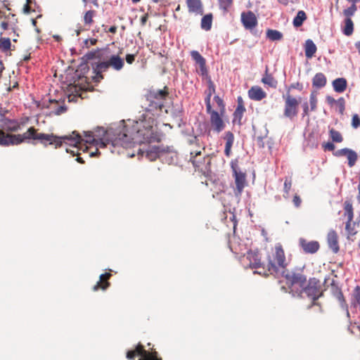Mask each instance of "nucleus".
<instances>
[{
	"label": "nucleus",
	"instance_id": "nucleus-11",
	"mask_svg": "<svg viewBox=\"0 0 360 360\" xmlns=\"http://www.w3.org/2000/svg\"><path fill=\"white\" fill-rule=\"evenodd\" d=\"M161 160L168 165H175L178 161V153L173 146H165Z\"/></svg>",
	"mask_w": 360,
	"mask_h": 360
},
{
	"label": "nucleus",
	"instance_id": "nucleus-32",
	"mask_svg": "<svg viewBox=\"0 0 360 360\" xmlns=\"http://www.w3.org/2000/svg\"><path fill=\"white\" fill-rule=\"evenodd\" d=\"M307 19V15L304 11H299L293 19L292 24L295 27H299L302 25L304 21Z\"/></svg>",
	"mask_w": 360,
	"mask_h": 360
},
{
	"label": "nucleus",
	"instance_id": "nucleus-53",
	"mask_svg": "<svg viewBox=\"0 0 360 360\" xmlns=\"http://www.w3.org/2000/svg\"><path fill=\"white\" fill-rule=\"evenodd\" d=\"M243 115V113L234 111L233 123V124L238 123V124L241 125V120H242Z\"/></svg>",
	"mask_w": 360,
	"mask_h": 360
},
{
	"label": "nucleus",
	"instance_id": "nucleus-38",
	"mask_svg": "<svg viewBox=\"0 0 360 360\" xmlns=\"http://www.w3.org/2000/svg\"><path fill=\"white\" fill-rule=\"evenodd\" d=\"M89 67L88 66V62H85L82 60V63L78 66L76 72L77 73L78 76L81 77L82 76L84 77V75L89 71Z\"/></svg>",
	"mask_w": 360,
	"mask_h": 360
},
{
	"label": "nucleus",
	"instance_id": "nucleus-5",
	"mask_svg": "<svg viewBox=\"0 0 360 360\" xmlns=\"http://www.w3.org/2000/svg\"><path fill=\"white\" fill-rule=\"evenodd\" d=\"M205 103L206 105V112L210 115V122L214 127V130L219 133L225 127V124L222 120L223 115H221L220 112H217L212 109L210 103V94L205 98Z\"/></svg>",
	"mask_w": 360,
	"mask_h": 360
},
{
	"label": "nucleus",
	"instance_id": "nucleus-43",
	"mask_svg": "<svg viewBox=\"0 0 360 360\" xmlns=\"http://www.w3.org/2000/svg\"><path fill=\"white\" fill-rule=\"evenodd\" d=\"M200 151L196 152L195 155H193V153H191L190 161L193 163L195 167L202 169V162L196 160L197 156L200 155Z\"/></svg>",
	"mask_w": 360,
	"mask_h": 360
},
{
	"label": "nucleus",
	"instance_id": "nucleus-8",
	"mask_svg": "<svg viewBox=\"0 0 360 360\" xmlns=\"http://www.w3.org/2000/svg\"><path fill=\"white\" fill-rule=\"evenodd\" d=\"M7 110H0V127L8 131H18L20 129L18 120L6 117L5 113Z\"/></svg>",
	"mask_w": 360,
	"mask_h": 360
},
{
	"label": "nucleus",
	"instance_id": "nucleus-4",
	"mask_svg": "<svg viewBox=\"0 0 360 360\" xmlns=\"http://www.w3.org/2000/svg\"><path fill=\"white\" fill-rule=\"evenodd\" d=\"M304 292L306 295L312 300V303L309 306V309L313 306H319L320 303L316 300L323 295V291L321 288L320 281L316 278H310L306 285L302 287L300 293Z\"/></svg>",
	"mask_w": 360,
	"mask_h": 360
},
{
	"label": "nucleus",
	"instance_id": "nucleus-10",
	"mask_svg": "<svg viewBox=\"0 0 360 360\" xmlns=\"http://www.w3.org/2000/svg\"><path fill=\"white\" fill-rule=\"evenodd\" d=\"M149 96L150 98L154 99L150 101V106L156 109L161 110L164 106L163 100L167 96V92L164 90L158 89L156 91H150Z\"/></svg>",
	"mask_w": 360,
	"mask_h": 360
},
{
	"label": "nucleus",
	"instance_id": "nucleus-59",
	"mask_svg": "<svg viewBox=\"0 0 360 360\" xmlns=\"http://www.w3.org/2000/svg\"><path fill=\"white\" fill-rule=\"evenodd\" d=\"M323 148L325 150H328L329 151H333L335 149V145L333 142H327L323 144Z\"/></svg>",
	"mask_w": 360,
	"mask_h": 360
},
{
	"label": "nucleus",
	"instance_id": "nucleus-23",
	"mask_svg": "<svg viewBox=\"0 0 360 360\" xmlns=\"http://www.w3.org/2000/svg\"><path fill=\"white\" fill-rule=\"evenodd\" d=\"M327 79L322 72L316 73L312 79V85L316 89H321L326 85Z\"/></svg>",
	"mask_w": 360,
	"mask_h": 360
},
{
	"label": "nucleus",
	"instance_id": "nucleus-55",
	"mask_svg": "<svg viewBox=\"0 0 360 360\" xmlns=\"http://www.w3.org/2000/svg\"><path fill=\"white\" fill-rule=\"evenodd\" d=\"M214 92H215L214 84H213L212 81L210 78L209 81H208V92H206L205 98H207L210 94V98H211L212 94L214 93Z\"/></svg>",
	"mask_w": 360,
	"mask_h": 360
},
{
	"label": "nucleus",
	"instance_id": "nucleus-19",
	"mask_svg": "<svg viewBox=\"0 0 360 360\" xmlns=\"http://www.w3.org/2000/svg\"><path fill=\"white\" fill-rule=\"evenodd\" d=\"M184 113V111L181 105L175 104L172 105L171 109V115L177 121L178 126L179 127H181L182 124H185L183 120Z\"/></svg>",
	"mask_w": 360,
	"mask_h": 360
},
{
	"label": "nucleus",
	"instance_id": "nucleus-34",
	"mask_svg": "<svg viewBox=\"0 0 360 360\" xmlns=\"http://www.w3.org/2000/svg\"><path fill=\"white\" fill-rule=\"evenodd\" d=\"M351 305L354 308L359 307L360 310V288L359 286H356L354 290Z\"/></svg>",
	"mask_w": 360,
	"mask_h": 360
},
{
	"label": "nucleus",
	"instance_id": "nucleus-16",
	"mask_svg": "<svg viewBox=\"0 0 360 360\" xmlns=\"http://www.w3.org/2000/svg\"><path fill=\"white\" fill-rule=\"evenodd\" d=\"M241 21L247 30H253L257 25V20L255 15L252 11L243 13L241 15Z\"/></svg>",
	"mask_w": 360,
	"mask_h": 360
},
{
	"label": "nucleus",
	"instance_id": "nucleus-9",
	"mask_svg": "<svg viewBox=\"0 0 360 360\" xmlns=\"http://www.w3.org/2000/svg\"><path fill=\"white\" fill-rule=\"evenodd\" d=\"M136 356H141V359L139 360H145L147 356H158V353L154 352L150 354L144 349L143 346L141 343H139L135 349H129L126 354L127 359L129 360L134 359Z\"/></svg>",
	"mask_w": 360,
	"mask_h": 360
},
{
	"label": "nucleus",
	"instance_id": "nucleus-33",
	"mask_svg": "<svg viewBox=\"0 0 360 360\" xmlns=\"http://www.w3.org/2000/svg\"><path fill=\"white\" fill-rule=\"evenodd\" d=\"M266 37L271 41H279L283 38V34L278 30L268 29Z\"/></svg>",
	"mask_w": 360,
	"mask_h": 360
},
{
	"label": "nucleus",
	"instance_id": "nucleus-40",
	"mask_svg": "<svg viewBox=\"0 0 360 360\" xmlns=\"http://www.w3.org/2000/svg\"><path fill=\"white\" fill-rule=\"evenodd\" d=\"M191 56L193 60L195 61L199 65L205 63V59L200 55L198 51H192L191 52Z\"/></svg>",
	"mask_w": 360,
	"mask_h": 360
},
{
	"label": "nucleus",
	"instance_id": "nucleus-51",
	"mask_svg": "<svg viewBox=\"0 0 360 360\" xmlns=\"http://www.w3.org/2000/svg\"><path fill=\"white\" fill-rule=\"evenodd\" d=\"M68 110V108L65 105H58L56 109H54L53 111H52V113H53L54 115H61L64 112H65Z\"/></svg>",
	"mask_w": 360,
	"mask_h": 360
},
{
	"label": "nucleus",
	"instance_id": "nucleus-14",
	"mask_svg": "<svg viewBox=\"0 0 360 360\" xmlns=\"http://www.w3.org/2000/svg\"><path fill=\"white\" fill-rule=\"evenodd\" d=\"M165 145L162 144L160 146H148L146 149V157L150 161H154L158 158L161 159V155L164 152Z\"/></svg>",
	"mask_w": 360,
	"mask_h": 360
},
{
	"label": "nucleus",
	"instance_id": "nucleus-27",
	"mask_svg": "<svg viewBox=\"0 0 360 360\" xmlns=\"http://www.w3.org/2000/svg\"><path fill=\"white\" fill-rule=\"evenodd\" d=\"M317 48L313 40L308 39L305 41L304 53L307 58H311L316 52Z\"/></svg>",
	"mask_w": 360,
	"mask_h": 360
},
{
	"label": "nucleus",
	"instance_id": "nucleus-25",
	"mask_svg": "<svg viewBox=\"0 0 360 360\" xmlns=\"http://www.w3.org/2000/svg\"><path fill=\"white\" fill-rule=\"evenodd\" d=\"M110 66L115 70H120L124 66V60L118 55H111L108 59Z\"/></svg>",
	"mask_w": 360,
	"mask_h": 360
},
{
	"label": "nucleus",
	"instance_id": "nucleus-62",
	"mask_svg": "<svg viewBox=\"0 0 360 360\" xmlns=\"http://www.w3.org/2000/svg\"><path fill=\"white\" fill-rule=\"evenodd\" d=\"M199 66H200V71L201 75H202V76L207 75V69L206 67V62L200 65Z\"/></svg>",
	"mask_w": 360,
	"mask_h": 360
},
{
	"label": "nucleus",
	"instance_id": "nucleus-48",
	"mask_svg": "<svg viewBox=\"0 0 360 360\" xmlns=\"http://www.w3.org/2000/svg\"><path fill=\"white\" fill-rule=\"evenodd\" d=\"M94 13V11L90 10L84 13V21L86 25H90L92 23Z\"/></svg>",
	"mask_w": 360,
	"mask_h": 360
},
{
	"label": "nucleus",
	"instance_id": "nucleus-28",
	"mask_svg": "<svg viewBox=\"0 0 360 360\" xmlns=\"http://www.w3.org/2000/svg\"><path fill=\"white\" fill-rule=\"evenodd\" d=\"M111 276V274L110 273H104L100 275V281L95 285L93 288V290L94 291L97 290L98 288H101L102 290H105L108 288V287L110 285V283L106 281L103 283L102 285L101 284V282L107 279H109Z\"/></svg>",
	"mask_w": 360,
	"mask_h": 360
},
{
	"label": "nucleus",
	"instance_id": "nucleus-41",
	"mask_svg": "<svg viewBox=\"0 0 360 360\" xmlns=\"http://www.w3.org/2000/svg\"><path fill=\"white\" fill-rule=\"evenodd\" d=\"M345 214L347 216V219L352 221L354 217L353 207L352 205L348 201L345 202Z\"/></svg>",
	"mask_w": 360,
	"mask_h": 360
},
{
	"label": "nucleus",
	"instance_id": "nucleus-45",
	"mask_svg": "<svg viewBox=\"0 0 360 360\" xmlns=\"http://www.w3.org/2000/svg\"><path fill=\"white\" fill-rule=\"evenodd\" d=\"M317 98L314 91H312L309 96L310 110L314 111L316 109Z\"/></svg>",
	"mask_w": 360,
	"mask_h": 360
},
{
	"label": "nucleus",
	"instance_id": "nucleus-36",
	"mask_svg": "<svg viewBox=\"0 0 360 360\" xmlns=\"http://www.w3.org/2000/svg\"><path fill=\"white\" fill-rule=\"evenodd\" d=\"M267 72H268V69L266 68V75L262 79V82L264 84H267L268 86H269L271 87H274L275 88L276 86L277 82L274 79V78L272 77V75H269L267 73Z\"/></svg>",
	"mask_w": 360,
	"mask_h": 360
},
{
	"label": "nucleus",
	"instance_id": "nucleus-3",
	"mask_svg": "<svg viewBox=\"0 0 360 360\" xmlns=\"http://www.w3.org/2000/svg\"><path fill=\"white\" fill-rule=\"evenodd\" d=\"M267 271L276 277H283L286 279L287 284L290 287L295 284H299L302 288L307 282V276L302 274L295 271L290 272L288 270H280L274 262L269 257L268 264L266 265Z\"/></svg>",
	"mask_w": 360,
	"mask_h": 360
},
{
	"label": "nucleus",
	"instance_id": "nucleus-13",
	"mask_svg": "<svg viewBox=\"0 0 360 360\" xmlns=\"http://www.w3.org/2000/svg\"><path fill=\"white\" fill-rule=\"evenodd\" d=\"M299 245L306 254H314L320 248L319 243L316 240L307 241L304 238H300Z\"/></svg>",
	"mask_w": 360,
	"mask_h": 360
},
{
	"label": "nucleus",
	"instance_id": "nucleus-37",
	"mask_svg": "<svg viewBox=\"0 0 360 360\" xmlns=\"http://www.w3.org/2000/svg\"><path fill=\"white\" fill-rule=\"evenodd\" d=\"M307 145L311 148H316L319 146L318 136L313 133L309 134L307 139Z\"/></svg>",
	"mask_w": 360,
	"mask_h": 360
},
{
	"label": "nucleus",
	"instance_id": "nucleus-39",
	"mask_svg": "<svg viewBox=\"0 0 360 360\" xmlns=\"http://www.w3.org/2000/svg\"><path fill=\"white\" fill-rule=\"evenodd\" d=\"M329 133L333 142L341 143L343 141V138L338 131L331 129Z\"/></svg>",
	"mask_w": 360,
	"mask_h": 360
},
{
	"label": "nucleus",
	"instance_id": "nucleus-42",
	"mask_svg": "<svg viewBox=\"0 0 360 360\" xmlns=\"http://www.w3.org/2000/svg\"><path fill=\"white\" fill-rule=\"evenodd\" d=\"M214 101L216 102L221 115H224L226 111V106L223 99L218 95H216L214 96Z\"/></svg>",
	"mask_w": 360,
	"mask_h": 360
},
{
	"label": "nucleus",
	"instance_id": "nucleus-7",
	"mask_svg": "<svg viewBox=\"0 0 360 360\" xmlns=\"http://www.w3.org/2000/svg\"><path fill=\"white\" fill-rule=\"evenodd\" d=\"M283 98L285 100L284 116L292 120L297 115L299 102L288 92L283 95Z\"/></svg>",
	"mask_w": 360,
	"mask_h": 360
},
{
	"label": "nucleus",
	"instance_id": "nucleus-50",
	"mask_svg": "<svg viewBox=\"0 0 360 360\" xmlns=\"http://www.w3.org/2000/svg\"><path fill=\"white\" fill-rule=\"evenodd\" d=\"M351 222H352V221H349V219H347V221L346 222V226H345V230L347 231L348 237L349 236H354L356 233V232L354 229V227L352 226Z\"/></svg>",
	"mask_w": 360,
	"mask_h": 360
},
{
	"label": "nucleus",
	"instance_id": "nucleus-21",
	"mask_svg": "<svg viewBox=\"0 0 360 360\" xmlns=\"http://www.w3.org/2000/svg\"><path fill=\"white\" fill-rule=\"evenodd\" d=\"M248 96L253 101H260L266 96V94L260 86H254L248 91Z\"/></svg>",
	"mask_w": 360,
	"mask_h": 360
},
{
	"label": "nucleus",
	"instance_id": "nucleus-18",
	"mask_svg": "<svg viewBox=\"0 0 360 360\" xmlns=\"http://www.w3.org/2000/svg\"><path fill=\"white\" fill-rule=\"evenodd\" d=\"M327 243L328 247L333 253H338L340 250L338 237L335 231L330 230L327 235Z\"/></svg>",
	"mask_w": 360,
	"mask_h": 360
},
{
	"label": "nucleus",
	"instance_id": "nucleus-15",
	"mask_svg": "<svg viewBox=\"0 0 360 360\" xmlns=\"http://www.w3.org/2000/svg\"><path fill=\"white\" fill-rule=\"evenodd\" d=\"M332 293L333 295L340 302V307L342 309L346 311V314L348 318H349V312L348 310V305L346 302L345 298L343 295L342 290L338 285L335 284V281H332Z\"/></svg>",
	"mask_w": 360,
	"mask_h": 360
},
{
	"label": "nucleus",
	"instance_id": "nucleus-17",
	"mask_svg": "<svg viewBox=\"0 0 360 360\" xmlns=\"http://www.w3.org/2000/svg\"><path fill=\"white\" fill-rule=\"evenodd\" d=\"M275 259L277 262L276 265L280 270H285L287 264L285 263V256L283 249L281 245H278L275 248Z\"/></svg>",
	"mask_w": 360,
	"mask_h": 360
},
{
	"label": "nucleus",
	"instance_id": "nucleus-61",
	"mask_svg": "<svg viewBox=\"0 0 360 360\" xmlns=\"http://www.w3.org/2000/svg\"><path fill=\"white\" fill-rule=\"evenodd\" d=\"M136 54H127L126 55V61L129 64H131L135 60Z\"/></svg>",
	"mask_w": 360,
	"mask_h": 360
},
{
	"label": "nucleus",
	"instance_id": "nucleus-54",
	"mask_svg": "<svg viewBox=\"0 0 360 360\" xmlns=\"http://www.w3.org/2000/svg\"><path fill=\"white\" fill-rule=\"evenodd\" d=\"M352 126L354 129H357L360 127V117L357 114H355L352 116Z\"/></svg>",
	"mask_w": 360,
	"mask_h": 360
},
{
	"label": "nucleus",
	"instance_id": "nucleus-46",
	"mask_svg": "<svg viewBox=\"0 0 360 360\" xmlns=\"http://www.w3.org/2000/svg\"><path fill=\"white\" fill-rule=\"evenodd\" d=\"M0 47L4 51H6L11 49V43L9 38L0 39Z\"/></svg>",
	"mask_w": 360,
	"mask_h": 360
},
{
	"label": "nucleus",
	"instance_id": "nucleus-31",
	"mask_svg": "<svg viewBox=\"0 0 360 360\" xmlns=\"http://www.w3.org/2000/svg\"><path fill=\"white\" fill-rule=\"evenodd\" d=\"M342 33L345 36H350L354 32V22L350 18L345 19V26L342 30Z\"/></svg>",
	"mask_w": 360,
	"mask_h": 360
},
{
	"label": "nucleus",
	"instance_id": "nucleus-1",
	"mask_svg": "<svg viewBox=\"0 0 360 360\" xmlns=\"http://www.w3.org/2000/svg\"><path fill=\"white\" fill-rule=\"evenodd\" d=\"M134 122L135 124L132 126L131 131L126 125L122 126V129L110 128L107 131L103 127H98L95 134L89 131H84V137L75 131L68 136H77L75 142L66 140L63 141V143L72 147L73 149L66 148V153L75 156L78 153L79 145L82 142L100 148H106L109 145L110 151L115 153V150L111 148H115L120 146L122 148H131L135 145L159 143L162 141V133L154 131L152 126L153 120L151 121L150 118L147 120L145 114H142L139 120Z\"/></svg>",
	"mask_w": 360,
	"mask_h": 360
},
{
	"label": "nucleus",
	"instance_id": "nucleus-20",
	"mask_svg": "<svg viewBox=\"0 0 360 360\" xmlns=\"http://www.w3.org/2000/svg\"><path fill=\"white\" fill-rule=\"evenodd\" d=\"M247 259L250 261V266L252 269H258L262 265L258 251H248Z\"/></svg>",
	"mask_w": 360,
	"mask_h": 360
},
{
	"label": "nucleus",
	"instance_id": "nucleus-12",
	"mask_svg": "<svg viewBox=\"0 0 360 360\" xmlns=\"http://www.w3.org/2000/svg\"><path fill=\"white\" fill-rule=\"evenodd\" d=\"M91 65L93 68V72L95 75L93 77V79L96 82H100L103 78L102 72H105L110 67L108 60L98 63H92Z\"/></svg>",
	"mask_w": 360,
	"mask_h": 360
},
{
	"label": "nucleus",
	"instance_id": "nucleus-49",
	"mask_svg": "<svg viewBox=\"0 0 360 360\" xmlns=\"http://www.w3.org/2000/svg\"><path fill=\"white\" fill-rule=\"evenodd\" d=\"M337 103V105L338 106V108H339V112L342 115L344 113L345 110V98L343 97L339 98L337 100V103Z\"/></svg>",
	"mask_w": 360,
	"mask_h": 360
},
{
	"label": "nucleus",
	"instance_id": "nucleus-30",
	"mask_svg": "<svg viewBox=\"0 0 360 360\" xmlns=\"http://www.w3.org/2000/svg\"><path fill=\"white\" fill-rule=\"evenodd\" d=\"M212 14L208 13L205 15L201 19V28L206 31H209L212 28Z\"/></svg>",
	"mask_w": 360,
	"mask_h": 360
},
{
	"label": "nucleus",
	"instance_id": "nucleus-22",
	"mask_svg": "<svg viewBox=\"0 0 360 360\" xmlns=\"http://www.w3.org/2000/svg\"><path fill=\"white\" fill-rule=\"evenodd\" d=\"M186 4L190 13L197 15L203 14V7L200 0H186Z\"/></svg>",
	"mask_w": 360,
	"mask_h": 360
},
{
	"label": "nucleus",
	"instance_id": "nucleus-63",
	"mask_svg": "<svg viewBox=\"0 0 360 360\" xmlns=\"http://www.w3.org/2000/svg\"><path fill=\"white\" fill-rule=\"evenodd\" d=\"M235 111H236L238 112H241L243 114L244 112L245 111V108L243 103H238V105H237Z\"/></svg>",
	"mask_w": 360,
	"mask_h": 360
},
{
	"label": "nucleus",
	"instance_id": "nucleus-26",
	"mask_svg": "<svg viewBox=\"0 0 360 360\" xmlns=\"http://www.w3.org/2000/svg\"><path fill=\"white\" fill-rule=\"evenodd\" d=\"M332 85L335 92L342 93L347 89V82L346 79L343 77H340L334 79L333 81Z\"/></svg>",
	"mask_w": 360,
	"mask_h": 360
},
{
	"label": "nucleus",
	"instance_id": "nucleus-47",
	"mask_svg": "<svg viewBox=\"0 0 360 360\" xmlns=\"http://www.w3.org/2000/svg\"><path fill=\"white\" fill-rule=\"evenodd\" d=\"M356 4L352 3L351 6L348 7L347 8L345 9L343 13L345 16L347 18H349L350 16L354 15L355 12L356 11Z\"/></svg>",
	"mask_w": 360,
	"mask_h": 360
},
{
	"label": "nucleus",
	"instance_id": "nucleus-64",
	"mask_svg": "<svg viewBox=\"0 0 360 360\" xmlns=\"http://www.w3.org/2000/svg\"><path fill=\"white\" fill-rule=\"evenodd\" d=\"M293 202H294V205H295V207H299L301 204V199L300 198V196H298L297 195H295L293 198Z\"/></svg>",
	"mask_w": 360,
	"mask_h": 360
},
{
	"label": "nucleus",
	"instance_id": "nucleus-2",
	"mask_svg": "<svg viewBox=\"0 0 360 360\" xmlns=\"http://www.w3.org/2000/svg\"><path fill=\"white\" fill-rule=\"evenodd\" d=\"M76 137L74 136H58L53 134H37L34 127H30L27 132L23 134H5L0 130V146L18 145L27 139H33L39 140L45 146L49 144L54 145L56 148H58L63 145V141L66 140L75 142Z\"/></svg>",
	"mask_w": 360,
	"mask_h": 360
},
{
	"label": "nucleus",
	"instance_id": "nucleus-24",
	"mask_svg": "<svg viewBox=\"0 0 360 360\" xmlns=\"http://www.w3.org/2000/svg\"><path fill=\"white\" fill-rule=\"evenodd\" d=\"M224 139L226 140L224 154L226 156L229 157L231 153V147L234 142L233 134L229 131H226L225 133Z\"/></svg>",
	"mask_w": 360,
	"mask_h": 360
},
{
	"label": "nucleus",
	"instance_id": "nucleus-29",
	"mask_svg": "<svg viewBox=\"0 0 360 360\" xmlns=\"http://www.w3.org/2000/svg\"><path fill=\"white\" fill-rule=\"evenodd\" d=\"M102 58L101 49H93L91 51L87 52L82 58V60L89 62L93 59H101Z\"/></svg>",
	"mask_w": 360,
	"mask_h": 360
},
{
	"label": "nucleus",
	"instance_id": "nucleus-35",
	"mask_svg": "<svg viewBox=\"0 0 360 360\" xmlns=\"http://www.w3.org/2000/svg\"><path fill=\"white\" fill-rule=\"evenodd\" d=\"M346 156L348 160V165L350 167H353L355 165V163L358 159L357 153L352 149L349 148V150L346 154Z\"/></svg>",
	"mask_w": 360,
	"mask_h": 360
},
{
	"label": "nucleus",
	"instance_id": "nucleus-44",
	"mask_svg": "<svg viewBox=\"0 0 360 360\" xmlns=\"http://www.w3.org/2000/svg\"><path fill=\"white\" fill-rule=\"evenodd\" d=\"M233 0H219V6L220 9L224 12H227L229 8L231 6Z\"/></svg>",
	"mask_w": 360,
	"mask_h": 360
},
{
	"label": "nucleus",
	"instance_id": "nucleus-60",
	"mask_svg": "<svg viewBox=\"0 0 360 360\" xmlns=\"http://www.w3.org/2000/svg\"><path fill=\"white\" fill-rule=\"evenodd\" d=\"M349 148H342V149H340V150H338L335 152L334 155L337 157H340V156H342V155H346L347 151H348Z\"/></svg>",
	"mask_w": 360,
	"mask_h": 360
},
{
	"label": "nucleus",
	"instance_id": "nucleus-52",
	"mask_svg": "<svg viewBox=\"0 0 360 360\" xmlns=\"http://www.w3.org/2000/svg\"><path fill=\"white\" fill-rule=\"evenodd\" d=\"M292 186V180L290 177H286L284 181L283 191L285 194H288Z\"/></svg>",
	"mask_w": 360,
	"mask_h": 360
},
{
	"label": "nucleus",
	"instance_id": "nucleus-56",
	"mask_svg": "<svg viewBox=\"0 0 360 360\" xmlns=\"http://www.w3.org/2000/svg\"><path fill=\"white\" fill-rule=\"evenodd\" d=\"M194 130L192 128L191 133H189L188 135L191 136V138L188 140V143L190 145L196 144L198 141V136L193 135Z\"/></svg>",
	"mask_w": 360,
	"mask_h": 360
},
{
	"label": "nucleus",
	"instance_id": "nucleus-57",
	"mask_svg": "<svg viewBox=\"0 0 360 360\" xmlns=\"http://www.w3.org/2000/svg\"><path fill=\"white\" fill-rule=\"evenodd\" d=\"M303 89V85L302 84L300 83V82H296V83H293L292 84H290V86L289 87H288V91L289 94H290V91L291 89H297L299 91H302Z\"/></svg>",
	"mask_w": 360,
	"mask_h": 360
},
{
	"label": "nucleus",
	"instance_id": "nucleus-6",
	"mask_svg": "<svg viewBox=\"0 0 360 360\" xmlns=\"http://www.w3.org/2000/svg\"><path fill=\"white\" fill-rule=\"evenodd\" d=\"M231 168L233 176L235 179L236 190L235 193L236 195H240L245 186V174L240 171L238 167V160L234 159L231 162Z\"/></svg>",
	"mask_w": 360,
	"mask_h": 360
},
{
	"label": "nucleus",
	"instance_id": "nucleus-58",
	"mask_svg": "<svg viewBox=\"0 0 360 360\" xmlns=\"http://www.w3.org/2000/svg\"><path fill=\"white\" fill-rule=\"evenodd\" d=\"M302 117L307 116L309 115V103L307 101H305L302 103Z\"/></svg>",
	"mask_w": 360,
	"mask_h": 360
}]
</instances>
